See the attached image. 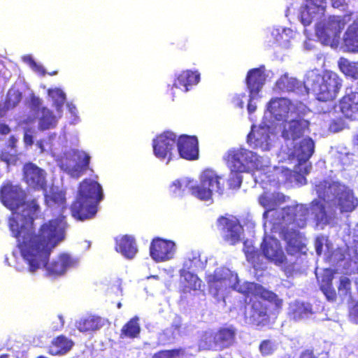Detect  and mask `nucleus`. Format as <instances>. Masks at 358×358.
I'll use <instances>...</instances> for the list:
<instances>
[{"mask_svg":"<svg viewBox=\"0 0 358 358\" xmlns=\"http://www.w3.org/2000/svg\"><path fill=\"white\" fill-rule=\"evenodd\" d=\"M176 145L180 156L187 160H195L199 158V142L196 136L180 135L176 138Z\"/></svg>","mask_w":358,"mask_h":358,"instance_id":"obj_14","label":"nucleus"},{"mask_svg":"<svg viewBox=\"0 0 358 358\" xmlns=\"http://www.w3.org/2000/svg\"><path fill=\"white\" fill-rule=\"evenodd\" d=\"M252 98H250V101L248 102V110L249 113H250V114L254 113L256 110V106L252 103Z\"/></svg>","mask_w":358,"mask_h":358,"instance_id":"obj_59","label":"nucleus"},{"mask_svg":"<svg viewBox=\"0 0 358 358\" xmlns=\"http://www.w3.org/2000/svg\"><path fill=\"white\" fill-rule=\"evenodd\" d=\"M259 350L262 356H268L273 353L275 345L271 340H264L260 343Z\"/></svg>","mask_w":358,"mask_h":358,"instance_id":"obj_44","label":"nucleus"},{"mask_svg":"<svg viewBox=\"0 0 358 358\" xmlns=\"http://www.w3.org/2000/svg\"><path fill=\"white\" fill-rule=\"evenodd\" d=\"M338 295L342 299L351 298L352 296V282L350 278L342 276L339 279L337 285Z\"/></svg>","mask_w":358,"mask_h":358,"instance_id":"obj_39","label":"nucleus"},{"mask_svg":"<svg viewBox=\"0 0 358 358\" xmlns=\"http://www.w3.org/2000/svg\"><path fill=\"white\" fill-rule=\"evenodd\" d=\"M340 109L347 118L356 119L358 115V92L345 95L340 101Z\"/></svg>","mask_w":358,"mask_h":358,"instance_id":"obj_23","label":"nucleus"},{"mask_svg":"<svg viewBox=\"0 0 358 358\" xmlns=\"http://www.w3.org/2000/svg\"><path fill=\"white\" fill-rule=\"evenodd\" d=\"M350 21V15L330 16L323 26L317 27L316 34L323 42L327 43L338 38L342 30Z\"/></svg>","mask_w":358,"mask_h":358,"instance_id":"obj_7","label":"nucleus"},{"mask_svg":"<svg viewBox=\"0 0 358 358\" xmlns=\"http://www.w3.org/2000/svg\"><path fill=\"white\" fill-rule=\"evenodd\" d=\"M27 63L29 64L30 67L36 73H38L41 76L45 75V70L41 64H38L31 57H29L27 60Z\"/></svg>","mask_w":358,"mask_h":358,"instance_id":"obj_46","label":"nucleus"},{"mask_svg":"<svg viewBox=\"0 0 358 358\" xmlns=\"http://www.w3.org/2000/svg\"><path fill=\"white\" fill-rule=\"evenodd\" d=\"M75 325L80 332L89 333L101 329L103 325V322L100 316L87 315L78 320Z\"/></svg>","mask_w":358,"mask_h":358,"instance_id":"obj_25","label":"nucleus"},{"mask_svg":"<svg viewBox=\"0 0 358 358\" xmlns=\"http://www.w3.org/2000/svg\"><path fill=\"white\" fill-rule=\"evenodd\" d=\"M22 195V189L18 185H13L10 182L0 188L1 201L12 211V215L8 220V227L17 241L29 237L34 231V220L41 210L37 199L24 201Z\"/></svg>","mask_w":358,"mask_h":358,"instance_id":"obj_2","label":"nucleus"},{"mask_svg":"<svg viewBox=\"0 0 358 358\" xmlns=\"http://www.w3.org/2000/svg\"><path fill=\"white\" fill-rule=\"evenodd\" d=\"M115 250L127 259L134 258L138 252L135 240L127 235L116 241Z\"/></svg>","mask_w":358,"mask_h":358,"instance_id":"obj_31","label":"nucleus"},{"mask_svg":"<svg viewBox=\"0 0 358 358\" xmlns=\"http://www.w3.org/2000/svg\"><path fill=\"white\" fill-rule=\"evenodd\" d=\"M276 87L282 92H294L298 88L299 82L295 78L283 75L277 80Z\"/></svg>","mask_w":358,"mask_h":358,"instance_id":"obj_38","label":"nucleus"},{"mask_svg":"<svg viewBox=\"0 0 358 358\" xmlns=\"http://www.w3.org/2000/svg\"><path fill=\"white\" fill-rule=\"evenodd\" d=\"M62 216L42 224L38 233L31 234L17 241V248L24 261L29 265L30 271L34 272L41 266L45 268V275L55 278L62 275L67 268L73 264L71 257L62 254L57 259L48 263L52 250L64 238L66 222Z\"/></svg>","mask_w":358,"mask_h":358,"instance_id":"obj_1","label":"nucleus"},{"mask_svg":"<svg viewBox=\"0 0 358 358\" xmlns=\"http://www.w3.org/2000/svg\"><path fill=\"white\" fill-rule=\"evenodd\" d=\"M266 80L264 67L250 69L245 78V83L250 95L257 94L262 90Z\"/></svg>","mask_w":358,"mask_h":358,"instance_id":"obj_20","label":"nucleus"},{"mask_svg":"<svg viewBox=\"0 0 358 358\" xmlns=\"http://www.w3.org/2000/svg\"><path fill=\"white\" fill-rule=\"evenodd\" d=\"M308 216L309 208L306 204L298 203L282 208V219L287 227L292 226V231L283 229L282 231L283 239L287 242V254L294 255L300 251V247L297 243V238L299 236L298 229L306 226Z\"/></svg>","mask_w":358,"mask_h":358,"instance_id":"obj_3","label":"nucleus"},{"mask_svg":"<svg viewBox=\"0 0 358 358\" xmlns=\"http://www.w3.org/2000/svg\"><path fill=\"white\" fill-rule=\"evenodd\" d=\"M48 94L53 100L56 110L59 113H61L62 108L66 101L65 93L59 88H55L48 90Z\"/></svg>","mask_w":358,"mask_h":358,"instance_id":"obj_40","label":"nucleus"},{"mask_svg":"<svg viewBox=\"0 0 358 358\" xmlns=\"http://www.w3.org/2000/svg\"><path fill=\"white\" fill-rule=\"evenodd\" d=\"M268 131L264 127L252 128L247 136L248 143L254 149L268 150L270 148Z\"/></svg>","mask_w":358,"mask_h":358,"instance_id":"obj_19","label":"nucleus"},{"mask_svg":"<svg viewBox=\"0 0 358 358\" xmlns=\"http://www.w3.org/2000/svg\"><path fill=\"white\" fill-rule=\"evenodd\" d=\"M217 227L225 233L224 239L230 244L235 245L241 240L242 227L238 220L220 216L217 220Z\"/></svg>","mask_w":358,"mask_h":358,"instance_id":"obj_17","label":"nucleus"},{"mask_svg":"<svg viewBox=\"0 0 358 358\" xmlns=\"http://www.w3.org/2000/svg\"><path fill=\"white\" fill-rule=\"evenodd\" d=\"M207 283L209 291L215 297H217L221 292L227 287V279L221 275L214 273L208 277Z\"/></svg>","mask_w":358,"mask_h":358,"instance_id":"obj_33","label":"nucleus"},{"mask_svg":"<svg viewBox=\"0 0 358 358\" xmlns=\"http://www.w3.org/2000/svg\"><path fill=\"white\" fill-rule=\"evenodd\" d=\"M353 144L355 146H357L358 147V134H356L353 136Z\"/></svg>","mask_w":358,"mask_h":358,"instance_id":"obj_63","label":"nucleus"},{"mask_svg":"<svg viewBox=\"0 0 358 358\" xmlns=\"http://www.w3.org/2000/svg\"><path fill=\"white\" fill-rule=\"evenodd\" d=\"M307 14H308V13H305L304 12H303V13H301V22L303 23V24L304 26H308V25H309V24L311 23V22H312V20H311V19H310V18H306V17H305V15H307Z\"/></svg>","mask_w":358,"mask_h":358,"instance_id":"obj_57","label":"nucleus"},{"mask_svg":"<svg viewBox=\"0 0 358 358\" xmlns=\"http://www.w3.org/2000/svg\"><path fill=\"white\" fill-rule=\"evenodd\" d=\"M31 103L34 106L37 108H38L41 104V99L38 97L36 96H33L31 98Z\"/></svg>","mask_w":358,"mask_h":358,"instance_id":"obj_60","label":"nucleus"},{"mask_svg":"<svg viewBox=\"0 0 358 358\" xmlns=\"http://www.w3.org/2000/svg\"><path fill=\"white\" fill-rule=\"evenodd\" d=\"M296 311L300 315L311 314L312 308L310 304L301 303V306H298Z\"/></svg>","mask_w":358,"mask_h":358,"instance_id":"obj_49","label":"nucleus"},{"mask_svg":"<svg viewBox=\"0 0 358 358\" xmlns=\"http://www.w3.org/2000/svg\"><path fill=\"white\" fill-rule=\"evenodd\" d=\"M41 115L38 120V129L41 131L55 128L57 123V118L53 113L46 107L41 110Z\"/></svg>","mask_w":358,"mask_h":358,"instance_id":"obj_36","label":"nucleus"},{"mask_svg":"<svg viewBox=\"0 0 358 358\" xmlns=\"http://www.w3.org/2000/svg\"><path fill=\"white\" fill-rule=\"evenodd\" d=\"M176 252V244L173 241L154 238L150 245V255L156 262H163L171 259Z\"/></svg>","mask_w":358,"mask_h":358,"instance_id":"obj_11","label":"nucleus"},{"mask_svg":"<svg viewBox=\"0 0 358 358\" xmlns=\"http://www.w3.org/2000/svg\"><path fill=\"white\" fill-rule=\"evenodd\" d=\"M185 354L184 348H178L171 350H161L153 354L152 358H178Z\"/></svg>","mask_w":358,"mask_h":358,"instance_id":"obj_43","label":"nucleus"},{"mask_svg":"<svg viewBox=\"0 0 358 358\" xmlns=\"http://www.w3.org/2000/svg\"><path fill=\"white\" fill-rule=\"evenodd\" d=\"M297 358H318L315 354L313 348H306L303 350Z\"/></svg>","mask_w":358,"mask_h":358,"instance_id":"obj_48","label":"nucleus"},{"mask_svg":"<svg viewBox=\"0 0 358 358\" xmlns=\"http://www.w3.org/2000/svg\"><path fill=\"white\" fill-rule=\"evenodd\" d=\"M198 185L188 187L190 193L201 201H208L212 198L213 192L222 194L224 189V180L215 171L207 169L203 171L199 176Z\"/></svg>","mask_w":358,"mask_h":358,"instance_id":"obj_5","label":"nucleus"},{"mask_svg":"<svg viewBox=\"0 0 358 358\" xmlns=\"http://www.w3.org/2000/svg\"><path fill=\"white\" fill-rule=\"evenodd\" d=\"M345 0H331V4L334 8H338L341 6Z\"/></svg>","mask_w":358,"mask_h":358,"instance_id":"obj_61","label":"nucleus"},{"mask_svg":"<svg viewBox=\"0 0 358 358\" xmlns=\"http://www.w3.org/2000/svg\"><path fill=\"white\" fill-rule=\"evenodd\" d=\"M267 109L275 120H281L289 112V101L285 98L272 99Z\"/></svg>","mask_w":358,"mask_h":358,"instance_id":"obj_28","label":"nucleus"},{"mask_svg":"<svg viewBox=\"0 0 358 358\" xmlns=\"http://www.w3.org/2000/svg\"><path fill=\"white\" fill-rule=\"evenodd\" d=\"M71 212L78 220H85L93 217L97 212V204L78 196L71 206Z\"/></svg>","mask_w":358,"mask_h":358,"instance_id":"obj_15","label":"nucleus"},{"mask_svg":"<svg viewBox=\"0 0 358 358\" xmlns=\"http://www.w3.org/2000/svg\"><path fill=\"white\" fill-rule=\"evenodd\" d=\"M90 158L85 152L75 150L66 157L62 167L71 177L78 178L89 169Z\"/></svg>","mask_w":358,"mask_h":358,"instance_id":"obj_8","label":"nucleus"},{"mask_svg":"<svg viewBox=\"0 0 358 358\" xmlns=\"http://www.w3.org/2000/svg\"><path fill=\"white\" fill-rule=\"evenodd\" d=\"M350 316L355 323L358 324V301L350 308Z\"/></svg>","mask_w":358,"mask_h":358,"instance_id":"obj_50","label":"nucleus"},{"mask_svg":"<svg viewBox=\"0 0 358 358\" xmlns=\"http://www.w3.org/2000/svg\"><path fill=\"white\" fill-rule=\"evenodd\" d=\"M261 251L264 257L276 266L285 265L287 263V257L280 243L275 238L264 240L261 243Z\"/></svg>","mask_w":358,"mask_h":358,"instance_id":"obj_13","label":"nucleus"},{"mask_svg":"<svg viewBox=\"0 0 358 358\" xmlns=\"http://www.w3.org/2000/svg\"><path fill=\"white\" fill-rule=\"evenodd\" d=\"M200 80V74L197 71L186 70L182 71L175 79L172 87L187 92L189 87L196 85Z\"/></svg>","mask_w":358,"mask_h":358,"instance_id":"obj_24","label":"nucleus"},{"mask_svg":"<svg viewBox=\"0 0 358 358\" xmlns=\"http://www.w3.org/2000/svg\"><path fill=\"white\" fill-rule=\"evenodd\" d=\"M74 345V342L64 334L55 337L48 347V353L51 356H63Z\"/></svg>","mask_w":358,"mask_h":358,"instance_id":"obj_21","label":"nucleus"},{"mask_svg":"<svg viewBox=\"0 0 358 358\" xmlns=\"http://www.w3.org/2000/svg\"><path fill=\"white\" fill-rule=\"evenodd\" d=\"M308 85L320 101L327 102L335 99L342 86L338 76L332 71H325L322 76L315 75V78H308Z\"/></svg>","mask_w":358,"mask_h":358,"instance_id":"obj_4","label":"nucleus"},{"mask_svg":"<svg viewBox=\"0 0 358 358\" xmlns=\"http://www.w3.org/2000/svg\"><path fill=\"white\" fill-rule=\"evenodd\" d=\"M259 201L260 205L266 209L264 213V215L275 208V201L266 195H262L259 197Z\"/></svg>","mask_w":358,"mask_h":358,"instance_id":"obj_45","label":"nucleus"},{"mask_svg":"<svg viewBox=\"0 0 358 358\" xmlns=\"http://www.w3.org/2000/svg\"><path fill=\"white\" fill-rule=\"evenodd\" d=\"M24 141L26 145H31L34 143L33 136L27 132L24 133Z\"/></svg>","mask_w":358,"mask_h":358,"instance_id":"obj_55","label":"nucleus"},{"mask_svg":"<svg viewBox=\"0 0 358 358\" xmlns=\"http://www.w3.org/2000/svg\"><path fill=\"white\" fill-rule=\"evenodd\" d=\"M309 213L313 215V217L317 224H328L330 220V215L326 209V206L321 199H314L310 203Z\"/></svg>","mask_w":358,"mask_h":358,"instance_id":"obj_30","label":"nucleus"},{"mask_svg":"<svg viewBox=\"0 0 358 358\" xmlns=\"http://www.w3.org/2000/svg\"><path fill=\"white\" fill-rule=\"evenodd\" d=\"M248 292L245 293L246 294H250L254 289L256 296L274 303L278 308H280L282 304V300L279 299L275 293L266 289L262 285L255 283H248Z\"/></svg>","mask_w":358,"mask_h":358,"instance_id":"obj_29","label":"nucleus"},{"mask_svg":"<svg viewBox=\"0 0 358 358\" xmlns=\"http://www.w3.org/2000/svg\"><path fill=\"white\" fill-rule=\"evenodd\" d=\"M257 161V155L245 148L230 150L227 153V163L233 171L243 172L250 164Z\"/></svg>","mask_w":358,"mask_h":358,"instance_id":"obj_10","label":"nucleus"},{"mask_svg":"<svg viewBox=\"0 0 358 358\" xmlns=\"http://www.w3.org/2000/svg\"><path fill=\"white\" fill-rule=\"evenodd\" d=\"M334 197L337 199V206L341 213L352 212L358 206V199L353 192L345 185H340Z\"/></svg>","mask_w":358,"mask_h":358,"instance_id":"obj_18","label":"nucleus"},{"mask_svg":"<svg viewBox=\"0 0 358 358\" xmlns=\"http://www.w3.org/2000/svg\"><path fill=\"white\" fill-rule=\"evenodd\" d=\"M343 45L348 52H358V19L348 26L343 36Z\"/></svg>","mask_w":358,"mask_h":358,"instance_id":"obj_27","label":"nucleus"},{"mask_svg":"<svg viewBox=\"0 0 358 358\" xmlns=\"http://www.w3.org/2000/svg\"><path fill=\"white\" fill-rule=\"evenodd\" d=\"M6 110L4 108H0V117H2L5 115Z\"/></svg>","mask_w":358,"mask_h":358,"instance_id":"obj_64","label":"nucleus"},{"mask_svg":"<svg viewBox=\"0 0 358 358\" xmlns=\"http://www.w3.org/2000/svg\"><path fill=\"white\" fill-rule=\"evenodd\" d=\"M0 159L2 162L9 164L10 157V155L7 153H1L0 154Z\"/></svg>","mask_w":358,"mask_h":358,"instance_id":"obj_58","label":"nucleus"},{"mask_svg":"<svg viewBox=\"0 0 358 358\" xmlns=\"http://www.w3.org/2000/svg\"><path fill=\"white\" fill-rule=\"evenodd\" d=\"M250 320L257 326L264 325L269 321V314L266 305L259 299L252 301Z\"/></svg>","mask_w":358,"mask_h":358,"instance_id":"obj_22","label":"nucleus"},{"mask_svg":"<svg viewBox=\"0 0 358 358\" xmlns=\"http://www.w3.org/2000/svg\"><path fill=\"white\" fill-rule=\"evenodd\" d=\"M340 70L346 76L354 79H358V64L351 62L348 59L341 57L338 60Z\"/></svg>","mask_w":358,"mask_h":358,"instance_id":"obj_37","label":"nucleus"},{"mask_svg":"<svg viewBox=\"0 0 358 358\" xmlns=\"http://www.w3.org/2000/svg\"><path fill=\"white\" fill-rule=\"evenodd\" d=\"M16 142H17V139L15 138V137L14 136H10L9 137V143H10V147L15 148Z\"/></svg>","mask_w":358,"mask_h":358,"instance_id":"obj_62","label":"nucleus"},{"mask_svg":"<svg viewBox=\"0 0 358 358\" xmlns=\"http://www.w3.org/2000/svg\"><path fill=\"white\" fill-rule=\"evenodd\" d=\"M340 185L341 184L338 182H330L326 180H323L315 183L314 189L318 198L325 201V200L329 199L331 196H334L338 188H340Z\"/></svg>","mask_w":358,"mask_h":358,"instance_id":"obj_32","label":"nucleus"},{"mask_svg":"<svg viewBox=\"0 0 358 358\" xmlns=\"http://www.w3.org/2000/svg\"><path fill=\"white\" fill-rule=\"evenodd\" d=\"M22 94L19 90L10 87L6 95L5 105L7 109L15 108L22 100Z\"/></svg>","mask_w":358,"mask_h":358,"instance_id":"obj_41","label":"nucleus"},{"mask_svg":"<svg viewBox=\"0 0 358 358\" xmlns=\"http://www.w3.org/2000/svg\"><path fill=\"white\" fill-rule=\"evenodd\" d=\"M52 199L54 201H57V200H59L60 201L61 203H63L64 201H65V197L64 195L61 194H59V193H55V194H52Z\"/></svg>","mask_w":358,"mask_h":358,"instance_id":"obj_56","label":"nucleus"},{"mask_svg":"<svg viewBox=\"0 0 358 358\" xmlns=\"http://www.w3.org/2000/svg\"><path fill=\"white\" fill-rule=\"evenodd\" d=\"M334 272L331 270L324 271L321 277L320 289L329 301H336L337 293L333 285Z\"/></svg>","mask_w":358,"mask_h":358,"instance_id":"obj_26","label":"nucleus"},{"mask_svg":"<svg viewBox=\"0 0 358 358\" xmlns=\"http://www.w3.org/2000/svg\"><path fill=\"white\" fill-rule=\"evenodd\" d=\"M329 129L334 132H338L343 129V123L341 121L334 120L331 122Z\"/></svg>","mask_w":358,"mask_h":358,"instance_id":"obj_51","label":"nucleus"},{"mask_svg":"<svg viewBox=\"0 0 358 358\" xmlns=\"http://www.w3.org/2000/svg\"><path fill=\"white\" fill-rule=\"evenodd\" d=\"M315 144L310 138L303 139L296 150V157L300 163L306 162L314 152Z\"/></svg>","mask_w":358,"mask_h":358,"instance_id":"obj_35","label":"nucleus"},{"mask_svg":"<svg viewBox=\"0 0 358 358\" xmlns=\"http://www.w3.org/2000/svg\"><path fill=\"white\" fill-rule=\"evenodd\" d=\"M236 339L234 327H220L216 331H206L201 334L198 346L200 350L222 351L233 345Z\"/></svg>","mask_w":358,"mask_h":358,"instance_id":"obj_6","label":"nucleus"},{"mask_svg":"<svg viewBox=\"0 0 358 358\" xmlns=\"http://www.w3.org/2000/svg\"><path fill=\"white\" fill-rule=\"evenodd\" d=\"M77 196L97 205L103 197L102 188L99 183L89 178L84 179L80 183Z\"/></svg>","mask_w":358,"mask_h":358,"instance_id":"obj_16","label":"nucleus"},{"mask_svg":"<svg viewBox=\"0 0 358 358\" xmlns=\"http://www.w3.org/2000/svg\"><path fill=\"white\" fill-rule=\"evenodd\" d=\"M23 178L30 187L35 190H43L46 192V173L34 163L28 162L24 165Z\"/></svg>","mask_w":358,"mask_h":358,"instance_id":"obj_12","label":"nucleus"},{"mask_svg":"<svg viewBox=\"0 0 358 358\" xmlns=\"http://www.w3.org/2000/svg\"><path fill=\"white\" fill-rule=\"evenodd\" d=\"M176 145V135L171 131H164L152 141L154 155L162 160L170 162Z\"/></svg>","mask_w":358,"mask_h":358,"instance_id":"obj_9","label":"nucleus"},{"mask_svg":"<svg viewBox=\"0 0 358 358\" xmlns=\"http://www.w3.org/2000/svg\"><path fill=\"white\" fill-rule=\"evenodd\" d=\"M245 255L248 260L255 262L259 257V253L257 250H253L251 252L247 251Z\"/></svg>","mask_w":358,"mask_h":358,"instance_id":"obj_53","label":"nucleus"},{"mask_svg":"<svg viewBox=\"0 0 358 358\" xmlns=\"http://www.w3.org/2000/svg\"><path fill=\"white\" fill-rule=\"evenodd\" d=\"M303 135V129L298 121H292L289 125V129L284 131L282 136L286 139L293 141L299 138Z\"/></svg>","mask_w":358,"mask_h":358,"instance_id":"obj_42","label":"nucleus"},{"mask_svg":"<svg viewBox=\"0 0 358 358\" xmlns=\"http://www.w3.org/2000/svg\"><path fill=\"white\" fill-rule=\"evenodd\" d=\"M182 187L181 181L176 180L170 186L171 192L174 194H181L184 191Z\"/></svg>","mask_w":358,"mask_h":358,"instance_id":"obj_47","label":"nucleus"},{"mask_svg":"<svg viewBox=\"0 0 358 358\" xmlns=\"http://www.w3.org/2000/svg\"><path fill=\"white\" fill-rule=\"evenodd\" d=\"M139 318L134 316L126 322L120 330V338H136L139 336L141 327L138 323Z\"/></svg>","mask_w":358,"mask_h":358,"instance_id":"obj_34","label":"nucleus"},{"mask_svg":"<svg viewBox=\"0 0 358 358\" xmlns=\"http://www.w3.org/2000/svg\"><path fill=\"white\" fill-rule=\"evenodd\" d=\"M10 132V128L4 123H0V134L7 135Z\"/></svg>","mask_w":358,"mask_h":358,"instance_id":"obj_54","label":"nucleus"},{"mask_svg":"<svg viewBox=\"0 0 358 358\" xmlns=\"http://www.w3.org/2000/svg\"><path fill=\"white\" fill-rule=\"evenodd\" d=\"M307 4V7L315 6L317 8L322 7L326 0H304Z\"/></svg>","mask_w":358,"mask_h":358,"instance_id":"obj_52","label":"nucleus"}]
</instances>
